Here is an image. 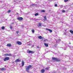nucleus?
I'll list each match as a JSON object with an SVG mask.
<instances>
[{"label": "nucleus", "instance_id": "1", "mask_svg": "<svg viewBox=\"0 0 73 73\" xmlns=\"http://www.w3.org/2000/svg\"><path fill=\"white\" fill-rule=\"evenodd\" d=\"M52 60L56 62H59L60 61H61V60L59 59V58H57L55 57H52Z\"/></svg>", "mask_w": 73, "mask_h": 73}, {"label": "nucleus", "instance_id": "2", "mask_svg": "<svg viewBox=\"0 0 73 73\" xmlns=\"http://www.w3.org/2000/svg\"><path fill=\"white\" fill-rule=\"evenodd\" d=\"M31 67H32V66L31 65L27 66L26 69V71L27 72H29V69L31 68Z\"/></svg>", "mask_w": 73, "mask_h": 73}, {"label": "nucleus", "instance_id": "3", "mask_svg": "<svg viewBox=\"0 0 73 73\" xmlns=\"http://www.w3.org/2000/svg\"><path fill=\"white\" fill-rule=\"evenodd\" d=\"M9 57H6L4 59V60L5 61H7V60H9Z\"/></svg>", "mask_w": 73, "mask_h": 73}, {"label": "nucleus", "instance_id": "4", "mask_svg": "<svg viewBox=\"0 0 73 73\" xmlns=\"http://www.w3.org/2000/svg\"><path fill=\"white\" fill-rule=\"evenodd\" d=\"M5 56H12V54H5Z\"/></svg>", "mask_w": 73, "mask_h": 73}, {"label": "nucleus", "instance_id": "5", "mask_svg": "<svg viewBox=\"0 0 73 73\" xmlns=\"http://www.w3.org/2000/svg\"><path fill=\"white\" fill-rule=\"evenodd\" d=\"M17 19L19 20H20V21H21V20H23V18L22 17H18Z\"/></svg>", "mask_w": 73, "mask_h": 73}, {"label": "nucleus", "instance_id": "6", "mask_svg": "<svg viewBox=\"0 0 73 73\" xmlns=\"http://www.w3.org/2000/svg\"><path fill=\"white\" fill-rule=\"evenodd\" d=\"M20 61H21V60H20L18 59L16 60L15 61V62H20Z\"/></svg>", "mask_w": 73, "mask_h": 73}, {"label": "nucleus", "instance_id": "7", "mask_svg": "<svg viewBox=\"0 0 73 73\" xmlns=\"http://www.w3.org/2000/svg\"><path fill=\"white\" fill-rule=\"evenodd\" d=\"M17 44H19V45H21V44H22V43L20 41H17Z\"/></svg>", "mask_w": 73, "mask_h": 73}, {"label": "nucleus", "instance_id": "8", "mask_svg": "<svg viewBox=\"0 0 73 73\" xmlns=\"http://www.w3.org/2000/svg\"><path fill=\"white\" fill-rule=\"evenodd\" d=\"M22 66H20V67H23L24 66V62L23 61H22Z\"/></svg>", "mask_w": 73, "mask_h": 73}, {"label": "nucleus", "instance_id": "9", "mask_svg": "<svg viewBox=\"0 0 73 73\" xmlns=\"http://www.w3.org/2000/svg\"><path fill=\"white\" fill-rule=\"evenodd\" d=\"M1 70H3L5 71V70H6V69H5V68H0Z\"/></svg>", "mask_w": 73, "mask_h": 73}, {"label": "nucleus", "instance_id": "10", "mask_svg": "<svg viewBox=\"0 0 73 73\" xmlns=\"http://www.w3.org/2000/svg\"><path fill=\"white\" fill-rule=\"evenodd\" d=\"M46 30H47V31H48L50 32V33H52V30L50 29H46Z\"/></svg>", "mask_w": 73, "mask_h": 73}, {"label": "nucleus", "instance_id": "11", "mask_svg": "<svg viewBox=\"0 0 73 73\" xmlns=\"http://www.w3.org/2000/svg\"><path fill=\"white\" fill-rule=\"evenodd\" d=\"M44 44L45 46H46V47H48V44L44 43Z\"/></svg>", "mask_w": 73, "mask_h": 73}, {"label": "nucleus", "instance_id": "12", "mask_svg": "<svg viewBox=\"0 0 73 73\" xmlns=\"http://www.w3.org/2000/svg\"><path fill=\"white\" fill-rule=\"evenodd\" d=\"M29 53H33L34 52L31 50H29L28 51Z\"/></svg>", "mask_w": 73, "mask_h": 73}, {"label": "nucleus", "instance_id": "13", "mask_svg": "<svg viewBox=\"0 0 73 73\" xmlns=\"http://www.w3.org/2000/svg\"><path fill=\"white\" fill-rule=\"evenodd\" d=\"M45 70L44 69H42L41 70V73H44L45 72Z\"/></svg>", "mask_w": 73, "mask_h": 73}, {"label": "nucleus", "instance_id": "14", "mask_svg": "<svg viewBox=\"0 0 73 73\" xmlns=\"http://www.w3.org/2000/svg\"><path fill=\"white\" fill-rule=\"evenodd\" d=\"M7 46H11V44H7Z\"/></svg>", "mask_w": 73, "mask_h": 73}, {"label": "nucleus", "instance_id": "15", "mask_svg": "<svg viewBox=\"0 0 73 73\" xmlns=\"http://www.w3.org/2000/svg\"><path fill=\"white\" fill-rule=\"evenodd\" d=\"M68 33V31H66V33H64V34L65 35H68V33L66 34V33Z\"/></svg>", "mask_w": 73, "mask_h": 73}, {"label": "nucleus", "instance_id": "16", "mask_svg": "<svg viewBox=\"0 0 73 73\" xmlns=\"http://www.w3.org/2000/svg\"><path fill=\"white\" fill-rule=\"evenodd\" d=\"M38 38H39V39H41L42 38V36H38Z\"/></svg>", "mask_w": 73, "mask_h": 73}, {"label": "nucleus", "instance_id": "17", "mask_svg": "<svg viewBox=\"0 0 73 73\" xmlns=\"http://www.w3.org/2000/svg\"><path fill=\"white\" fill-rule=\"evenodd\" d=\"M70 33H71V34H73V31L72 30H70Z\"/></svg>", "mask_w": 73, "mask_h": 73}, {"label": "nucleus", "instance_id": "18", "mask_svg": "<svg viewBox=\"0 0 73 73\" xmlns=\"http://www.w3.org/2000/svg\"><path fill=\"white\" fill-rule=\"evenodd\" d=\"M38 15V13H37L35 14V16H37Z\"/></svg>", "mask_w": 73, "mask_h": 73}, {"label": "nucleus", "instance_id": "19", "mask_svg": "<svg viewBox=\"0 0 73 73\" xmlns=\"http://www.w3.org/2000/svg\"><path fill=\"white\" fill-rule=\"evenodd\" d=\"M61 39H58L57 40V42H58V41L59 42L60 41H61Z\"/></svg>", "mask_w": 73, "mask_h": 73}, {"label": "nucleus", "instance_id": "20", "mask_svg": "<svg viewBox=\"0 0 73 73\" xmlns=\"http://www.w3.org/2000/svg\"><path fill=\"white\" fill-rule=\"evenodd\" d=\"M1 28L2 29H5V27H4V26H3L1 27Z\"/></svg>", "mask_w": 73, "mask_h": 73}, {"label": "nucleus", "instance_id": "21", "mask_svg": "<svg viewBox=\"0 0 73 73\" xmlns=\"http://www.w3.org/2000/svg\"><path fill=\"white\" fill-rule=\"evenodd\" d=\"M66 47H69V45H68V44H67L66 45Z\"/></svg>", "mask_w": 73, "mask_h": 73}, {"label": "nucleus", "instance_id": "22", "mask_svg": "<svg viewBox=\"0 0 73 73\" xmlns=\"http://www.w3.org/2000/svg\"><path fill=\"white\" fill-rule=\"evenodd\" d=\"M41 12H45V10H42L41 11Z\"/></svg>", "mask_w": 73, "mask_h": 73}, {"label": "nucleus", "instance_id": "23", "mask_svg": "<svg viewBox=\"0 0 73 73\" xmlns=\"http://www.w3.org/2000/svg\"><path fill=\"white\" fill-rule=\"evenodd\" d=\"M32 32H33V33H34V32H35V30H32Z\"/></svg>", "mask_w": 73, "mask_h": 73}, {"label": "nucleus", "instance_id": "24", "mask_svg": "<svg viewBox=\"0 0 73 73\" xmlns=\"http://www.w3.org/2000/svg\"><path fill=\"white\" fill-rule=\"evenodd\" d=\"M62 12H63V13H65V10H63L62 11Z\"/></svg>", "mask_w": 73, "mask_h": 73}, {"label": "nucleus", "instance_id": "25", "mask_svg": "<svg viewBox=\"0 0 73 73\" xmlns=\"http://www.w3.org/2000/svg\"><path fill=\"white\" fill-rule=\"evenodd\" d=\"M54 46L55 48H56V47L57 46V45L56 44H55L54 45Z\"/></svg>", "mask_w": 73, "mask_h": 73}, {"label": "nucleus", "instance_id": "26", "mask_svg": "<svg viewBox=\"0 0 73 73\" xmlns=\"http://www.w3.org/2000/svg\"><path fill=\"white\" fill-rule=\"evenodd\" d=\"M68 0H64L65 2H67V1H68Z\"/></svg>", "mask_w": 73, "mask_h": 73}, {"label": "nucleus", "instance_id": "27", "mask_svg": "<svg viewBox=\"0 0 73 73\" xmlns=\"http://www.w3.org/2000/svg\"><path fill=\"white\" fill-rule=\"evenodd\" d=\"M8 13H10L11 12V10H9L8 11Z\"/></svg>", "mask_w": 73, "mask_h": 73}, {"label": "nucleus", "instance_id": "28", "mask_svg": "<svg viewBox=\"0 0 73 73\" xmlns=\"http://www.w3.org/2000/svg\"><path fill=\"white\" fill-rule=\"evenodd\" d=\"M16 33H17V34H18V33H19V31H16Z\"/></svg>", "mask_w": 73, "mask_h": 73}, {"label": "nucleus", "instance_id": "29", "mask_svg": "<svg viewBox=\"0 0 73 73\" xmlns=\"http://www.w3.org/2000/svg\"><path fill=\"white\" fill-rule=\"evenodd\" d=\"M39 26H41V24L40 23H39Z\"/></svg>", "mask_w": 73, "mask_h": 73}, {"label": "nucleus", "instance_id": "30", "mask_svg": "<svg viewBox=\"0 0 73 73\" xmlns=\"http://www.w3.org/2000/svg\"><path fill=\"white\" fill-rule=\"evenodd\" d=\"M63 50H66V48H63Z\"/></svg>", "mask_w": 73, "mask_h": 73}, {"label": "nucleus", "instance_id": "31", "mask_svg": "<svg viewBox=\"0 0 73 73\" xmlns=\"http://www.w3.org/2000/svg\"><path fill=\"white\" fill-rule=\"evenodd\" d=\"M36 20H37V19H34L33 21H36Z\"/></svg>", "mask_w": 73, "mask_h": 73}, {"label": "nucleus", "instance_id": "32", "mask_svg": "<svg viewBox=\"0 0 73 73\" xmlns=\"http://www.w3.org/2000/svg\"><path fill=\"white\" fill-rule=\"evenodd\" d=\"M45 69L46 70H48V68H45Z\"/></svg>", "mask_w": 73, "mask_h": 73}, {"label": "nucleus", "instance_id": "33", "mask_svg": "<svg viewBox=\"0 0 73 73\" xmlns=\"http://www.w3.org/2000/svg\"><path fill=\"white\" fill-rule=\"evenodd\" d=\"M55 7H57V4H55Z\"/></svg>", "mask_w": 73, "mask_h": 73}, {"label": "nucleus", "instance_id": "34", "mask_svg": "<svg viewBox=\"0 0 73 73\" xmlns=\"http://www.w3.org/2000/svg\"><path fill=\"white\" fill-rule=\"evenodd\" d=\"M47 40V39H46L44 40V42H45V41H46Z\"/></svg>", "mask_w": 73, "mask_h": 73}, {"label": "nucleus", "instance_id": "35", "mask_svg": "<svg viewBox=\"0 0 73 73\" xmlns=\"http://www.w3.org/2000/svg\"><path fill=\"white\" fill-rule=\"evenodd\" d=\"M44 18L45 19H46V16H45V17H44Z\"/></svg>", "mask_w": 73, "mask_h": 73}, {"label": "nucleus", "instance_id": "36", "mask_svg": "<svg viewBox=\"0 0 73 73\" xmlns=\"http://www.w3.org/2000/svg\"><path fill=\"white\" fill-rule=\"evenodd\" d=\"M68 47H69V48H70V49L71 48V46H68Z\"/></svg>", "mask_w": 73, "mask_h": 73}, {"label": "nucleus", "instance_id": "37", "mask_svg": "<svg viewBox=\"0 0 73 73\" xmlns=\"http://www.w3.org/2000/svg\"><path fill=\"white\" fill-rule=\"evenodd\" d=\"M34 47V45H33L31 47V48H32V47Z\"/></svg>", "mask_w": 73, "mask_h": 73}, {"label": "nucleus", "instance_id": "38", "mask_svg": "<svg viewBox=\"0 0 73 73\" xmlns=\"http://www.w3.org/2000/svg\"><path fill=\"white\" fill-rule=\"evenodd\" d=\"M34 19H35V18H32V20H33V21Z\"/></svg>", "mask_w": 73, "mask_h": 73}, {"label": "nucleus", "instance_id": "39", "mask_svg": "<svg viewBox=\"0 0 73 73\" xmlns=\"http://www.w3.org/2000/svg\"><path fill=\"white\" fill-rule=\"evenodd\" d=\"M37 48H40V47H39L38 46H37Z\"/></svg>", "mask_w": 73, "mask_h": 73}, {"label": "nucleus", "instance_id": "40", "mask_svg": "<svg viewBox=\"0 0 73 73\" xmlns=\"http://www.w3.org/2000/svg\"><path fill=\"white\" fill-rule=\"evenodd\" d=\"M10 28L11 29H12V27L11 26H10Z\"/></svg>", "mask_w": 73, "mask_h": 73}, {"label": "nucleus", "instance_id": "41", "mask_svg": "<svg viewBox=\"0 0 73 73\" xmlns=\"http://www.w3.org/2000/svg\"><path fill=\"white\" fill-rule=\"evenodd\" d=\"M69 44H71V42H70Z\"/></svg>", "mask_w": 73, "mask_h": 73}, {"label": "nucleus", "instance_id": "42", "mask_svg": "<svg viewBox=\"0 0 73 73\" xmlns=\"http://www.w3.org/2000/svg\"><path fill=\"white\" fill-rule=\"evenodd\" d=\"M49 1H51V0H49Z\"/></svg>", "mask_w": 73, "mask_h": 73}, {"label": "nucleus", "instance_id": "43", "mask_svg": "<svg viewBox=\"0 0 73 73\" xmlns=\"http://www.w3.org/2000/svg\"><path fill=\"white\" fill-rule=\"evenodd\" d=\"M60 7H62V5H61V6H60Z\"/></svg>", "mask_w": 73, "mask_h": 73}, {"label": "nucleus", "instance_id": "44", "mask_svg": "<svg viewBox=\"0 0 73 73\" xmlns=\"http://www.w3.org/2000/svg\"><path fill=\"white\" fill-rule=\"evenodd\" d=\"M35 5L34 4H33V5Z\"/></svg>", "mask_w": 73, "mask_h": 73}, {"label": "nucleus", "instance_id": "45", "mask_svg": "<svg viewBox=\"0 0 73 73\" xmlns=\"http://www.w3.org/2000/svg\"><path fill=\"white\" fill-rule=\"evenodd\" d=\"M65 31H66V30H65Z\"/></svg>", "mask_w": 73, "mask_h": 73}, {"label": "nucleus", "instance_id": "46", "mask_svg": "<svg viewBox=\"0 0 73 73\" xmlns=\"http://www.w3.org/2000/svg\"><path fill=\"white\" fill-rule=\"evenodd\" d=\"M5 67H6V66H5Z\"/></svg>", "mask_w": 73, "mask_h": 73}, {"label": "nucleus", "instance_id": "47", "mask_svg": "<svg viewBox=\"0 0 73 73\" xmlns=\"http://www.w3.org/2000/svg\"><path fill=\"white\" fill-rule=\"evenodd\" d=\"M54 0V1H55V0Z\"/></svg>", "mask_w": 73, "mask_h": 73}]
</instances>
